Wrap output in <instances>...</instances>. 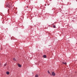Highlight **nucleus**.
Masks as SVG:
<instances>
[{
  "label": "nucleus",
  "mask_w": 77,
  "mask_h": 77,
  "mask_svg": "<svg viewBox=\"0 0 77 77\" xmlns=\"http://www.w3.org/2000/svg\"><path fill=\"white\" fill-rule=\"evenodd\" d=\"M8 4H7V5H6V7H9V6H10V5H9Z\"/></svg>",
  "instance_id": "obj_2"
},
{
  "label": "nucleus",
  "mask_w": 77,
  "mask_h": 77,
  "mask_svg": "<svg viewBox=\"0 0 77 77\" xmlns=\"http://www.w3.org/2000/svg\"><path fill=\"white\" fill-rule=\"evenodd\" d=\"M52 75L53 76H55V75H56V74H55V73H54V72H52Z\"/></svg>",
  "instance_id": "obj_1"
},
{
  "label": "nucleus",
  "mask_w": 77,
  "mask_h": 77,
  "mask_svg": "<svg viewBox=\"0 0 77 77\" xmlns=\"http://www.w3.org/2000/svg\"><path fill=\"white\" fill-rule=\"evenodd\" d=\"M6 66V64H4V66Z\"/></svg>",
  "instance_id": "obj_11"
},
{
  "label": "nucleus",
  "mask_w": 77,
  "mask_h": 77,
  "mask_svg": "<svg viewBox=\"0 0 77 77\" xmlns=\"http://www.w3.org/2000/svg\"><path fill=\"white\" fill-rule=\"evenodd\" d=\"M6 74H7L8 75H9V72H6Z\"/></svg>",
  "instance_id": "obj_5"
},
{
  "label": "nucleus",
  "mask_w": 77,
  "mask_h": 77,
  "mask_svg": "<svg viewBox=\"0 0 77 77\" xmlns=\"http://www.w3.org/2000/svg\"><path fill=\"white\" fill-rule=\"evenodd\" d=\"M13 60H14V61H16L17 60L15 59V58H13Z\"/></svg>",
  "instance_id": "obj_6"
},
{
  "label": "nucleus",
  "mask_w": 77,
  "mask_h": 77,
  "mask_svg": "<svg viewBox=\"0 0 77 77\" xmlns=\"http://www.w3.org/2000/svg\"><path fill=\"white\" fill-rule=\"evenodd\" d=\"M63 64H64V65H66V63H64L63 62Z\"/></svg>",
  "instance_id": "obj_7"
},
{
  "label": "nucleus",
  "mask_w": 77,
  "mask_h": 77,
  "mask_svg": "<svg viewBox=\"0 0 77 77\" xmlns=\"http://www.w3.org/2000/svg\"><path fill=\"white\" fill-rule=\"evenodd\" d=\"M48 74H50V72H49V70H48Z\"/></svg>",
  "instance_id": "obj_10"
},
{
  "label": "nucleus",
  "mask_w": 77,
  "mask_h": 77,
  "mask_svg": "<svg viewBox=\"0 0 77 77\" xmlns=\"http://www.w3.org/2000/svg\"><path fill=\"white\" fill-rule=\"evenodd\" d=\"M27 8H28V6H27Z\"/></svg>",
  "instance_id": "obj_12"
},
{
  "label": "nucleus",
  "mask_w": 77,
  "mask_h": 77,
  "mask_svg": "<svg viewBox=\"0 0 77 77\" xmlns=\"http://www.w3.org/2000/svg\"><path fill=\"white\" fill-rule=\"evenodd\" d=\"M17 65L19 67H21V65L20 64H18Z\"/></svg>",
  "instance_id": "obj_3"
},
{
  "label": "nucleus",
  "mask_w": 77,
  "mask_h": 77,
  "mask_svg": "<svg viewBox=\"0 0 77 77\" xmlns=\"http://www.w3.org/2000/svg\"><path fill=\"white\" fill-rule=\"evenodd\" d=\"M53 27L54 28H55L56 27V26H54V25H53Z\"/></svg>",
  "instance_id": "obj_9"
},
{
  "label": "nucleus",
  "mask_w": 77,
  "mask_h": 77,
  "mask_svg": "<svg viewBox=\"0 0 77 77\" xmlns=\"http://www.w3.org/2000/svg\"><path fill=\"white\" fill-rule=\"evenodd\" d=\"M38 75H36L35 77H38Z\"/></svg>",
  "instance_id": "obj_8"
},
{
  "label": "nucleus",
  "mask_w": 77,
  "mask_h": 77,
  "mask_svg": "<svg viewBox=\"0 0 77 77\" xmlns=\"http://www.w3.org/2000/svg\"><path fill=\"white\" fill-rule=\"evenodd\" d=\"M43 57L44 58H46V57H47V56L44 55L43 56Z\"/></svg>",
  "instance_id": "obj_4"
}]
</instances>
